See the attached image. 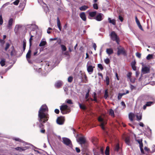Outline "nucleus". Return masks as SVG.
I'll use <instances>...</instances> for the list:
<instances>
[{
    "mask_svg": "<svg viewBox=\"0 0 155 155\" xmlns=\"http://www.w3.org/2000/svg\"><path fill=\"white\" fill-rule=\"evenodd\" d=\"M3 23V20L2 18V16L1 15H0V24L1 25H2Z\"/></svg>",
    "mask_w": 155,
    "mask_h": 155,
    "instance_id": "nucleus-53",
    "label": "nucleus"
},
{
    "mask_svg": "<svg viewBox=\"0 0 155 155\" xmlns=\"http://www.w3.org/2000/svg\"><path fill=\"white\" fill-rule=\"evenodd\" d=\"M98 121L101 123V126H104L106 124V122L101 117H99L98 118Z\"/></svg>",
    "mask_w": 155,
    "mask_h": 155,
    "instance_id": "nucleus-13",
    "label": "nucleus"
},
{
    "mask_svg": "<svg viewBox=\"0 0 155 155\" xmlns=\"http://www.w3.org/2000/svg\"><path fill=\"white\" fill-rule=\"evenodd\" d=\"M100 151L101 152V153L102 154H104V148L103 147H101L100 149Z\"/></svg>",
    "mask_w": 155,
    "mask_h": 155,
    "instance_id": "nucleus-58",
    "label": "nucleus"
},
{
    "mask_svg": "<svg viewBox=\"0 0 155 155\" xmlns=\"http://www.w3.org/2000/svg\"><path fill=\"white\" fill-rule=\"evenodd\" d=\"M106 81L107 85H108L109 84V79L108 77L107 76L106 77Z\"/></svg>",
    "mask_w": 155,
    "mask_h": 155,
    "instance_id": "nucleus-40",
    "label": "nucleus"
},
{
    "mask_svg": "<svg viewBox=\"0 0 155 155\" xmlns=\"http://www.w3.org/2000/svg\"><path fill=\"white\" fill-rule=\"evenodd\" d=\"M131 66L134 70L135 71L136 70V68L135 65H131Z\"/></svg>",
    "mask_w": 155,
    "mask_h": 155,
    "instance_id": "nucleus-62",
    "label": "nucleus"
},
{
    "mask_svg": "<svg viewBox=\"0 0 155 155\" xmlns=\"http://www.w3.org/2000/svg\"><path fill=\"white\" fill-rule=\"evenodd\" d=\"M54 112L57 114H58L59 112V110L58 109H55L54 110Z\"/></svg>",
    "mask_w": 155,
    "mask_h": 155,
    "instance_id": "nucleus-61",
    "label": "nucleus"
},
{
    "mask_svg": "<svg viewBox=\"0 0 155 155\" xmlns=\"http://www.w3.org/2000/svg\"><path fill=\"white\" fill-rule=\"evenodd\" d=\"M13 21V20L12 18H10L9 19V20L8 21V27L9 28H10L11 26L12 25Z\"/></svg>",
    "mask_w": 155,
    "mask_h": 155,
    "instance_id": "nucleus-19",
    "label": "nucleus"
},
{
    "mask_svg": "<svg viewBox=\"0 0 155 155\" xmlns=\"http://www.w3.org/2000/svg\"><path fill=\"white\" fill-rule=\"evenodd\" d=\"M144 150L147 151H149L150 150L149 148H148L147 147H145L144 148Z\"/></svg>",
    "mask_w": 155,
    "mask_h": 155,
    "instance_id": "nucleus-60",
    "label": "nucleus"
},
{
    "mask_svg": "<svg viewBox=\"0 0 155 155\" xmlns=\"http://www.w3.org/2000/svg\"><path fill=\"white\" fill-rule=\"evenodd\" d=\"M75 150H76L77 152L78 153H79L81 151V150H80V149L77 147H76L75 148Z\"/></svg>",
    "mask_w": 155,
    "mask_h": 155,
    "instance_id": "nucleus-57",
    "label": "nucleus"
},
{
    "mask_svg": "<svg viewBox=\"0 0 155 155\" xmlns=\"http://www.w3.org/2000/svg\"><path fill=\"white\" fill-rule=\"evenodd\" d=\"M130 87L131 90H133V89H134L135 88V87L132 85H130Z\"/></svg>",
    "mask_w": 155,
    "mask_h": 155,
    "instance_id": "nucleus-64",
    "label": "nucleus"
},
{
    "mask_svg": "<svg viewBox=\"0 0 155 155\" xmlns=\"http://www.w3.org/2000/svg\"><path fill=\"white\" fill-rule=\"evenodd\" d=\"M73 78L72 76H70L68 78V81L69 82L71 83L73 80Z\"/></svg>",
    "mask_w": 155,
    "mask_h": 155,
    "instance_id": "nucleus-43",
    "label": "nucleus"
},
{
    "mask_svg": "<svg viewBox=\"0 0 155 155\" xmlns=\"http://www.w3.org/2000/svg\"><path fill=\"white\" fill-rule=\"evenodd\" d=\"M91 61H89L87 62V70L90 74H91L92 73L93 71L94 68V67L91 65Z\"/></svg>",
    "mask_w": 155,
    "mask_h": 155,
    "instance_id": "nucleus-4",
    "label": "nucleus"
},
{
    "mask_svg": "<svg viewBox=\"0 0 155 155\" xmlns=\"http://www.w3.org/2000/svg\"><path fill=\"white\" fill-rule=\"evenodd\" d=\"M45 130L44 129H43L40 130V132L42 133H45Z\"/></svg>",
    "mask_w": 155,
    "mask_h": 155,
    "instance_id": "nucleus-63",
    "label": "nucleus"
},
{
    "mask_svg": "<svg viewBox=\"0 0 155 155\" xmlns=\"http://www.w3.org/2000/svg\"><path fill=\"white\" fill-rule=\"evenodd\" d=\"M105 153L106 155H109V147L107 146L106 149Z\"/></svg>",
    "mask_w": 155,
    "mask_h": 155,
    "instance_id": "nucleus-29",
    "label": "nucleus"
},
{
    "mask_svg": "<svg viewBox=\"0 0 155 155\" xmlns=\"http://www.w3.org/2000/svg\"><path fill=\"white\" fill-rule=\"evenodd\" d=\"M98 67L101 70H103V68L102 66V65L101 64H98Z\"/></svg>",
    "mask_w": 155,
    "mask_h": 155,
    "instance_id": "nucleus-52",
    "label": "nucleus"
},
{
    "mask_svg": "<svg viewBox=\"0 0 155 155\" xmlns=\"http://www.w3.org/2000/svg\"><path fill=\"white\" fill-rule=\"evenodd\" d=\"M106 52L109 55L112 54L113 52V50L111 48H108L106 49Z\"/></svg>",
    "mask_w": 155,
    "mask_h": 155,
    "instance_id": "nucleus-21",
    "label": "nucleus"
},
{
    "mask_svg": "<svg viewBox=\"0 0 155 155\" xmlns=\"http://www.w3.org/2000/svg\"><path fill=\"white\" fill-rule=\"evenodd\" d=\"M10 46V45L8 43H6V47L5 48V51H7L8 49L9 48Z\"/></svg>",
    "mask_w": 155,
    "mask_h": 155,
    "instance_id": "nucleus-45",
    "label": "nucleus"
},
{
    "mask_svg": "<svg viewBox=\"0 0 155 155\" xmlns=\"http://www.w3.org/2000/svg\"><path fill=\"white\" fill-rule=\"evenodd\" d=\"M102 14H99L97 15L96 18V19L98 21H101L102 20Z\"/></svg>",
    "mask_w": 155,
    "mask_h": 155,
    "instance_id": "nucleus-18",
    "label": "nucleus"
},
{
    "mask_svg": "<svg viewBox=\"0 0 155 155\" xmlns=\"http://www.w3.org/2000/svg\"><path fill=\"white\" fill-rule=\"evenodd\" d=\"M135 116L137 119V120H140L142 119V115L141 114H137L135 115Z\"/></svg>",
    "mask_w": 155,
    "mask_h": 155,
    "instance_id": "nucleus-24",
    "label": "nucleus"
},
{
    "mask_svg": "<svg viewBox=\"0 0 155 155\" xmlns=\"http://www.w3.org/2000/svg\"><path fill=\"white\" fill-rule=\"evenodd\" d=\"M110 36L112 40L113 41H115L118 44H119V38L118 37L117 34L114 31H112L111 32L110 34Z\"/></svg>",
    "mask_w": 155,
    "mask_h": 155,
    "instance_id": "nucleus-3",
    "label": "nucleus"
},
{
    "mask_svg": "<svg viewBox=\"0 0 155 155\" xmlns=\"http://www.w3.org/2000/svg\"><path fill=\"white\" fill-rule=\"evenodd\" d=\"M78 142L81 144H84L86 142V139L84 137H81L78 139Z\"/></svg>",
    "mask_w": 155,
    "mask_h": 155,
    "instance_id": "nucleus-10",
    "label": "nucleus"
},
{
    "mask_svg": "<svg viewBox=\"0 0 155 155\" xmlns=\"http://www.w3.org/2000/svg\"><path fill=\"white\" fill-rule=\"evenodd\" d=\"M48 110L47 106L45 105H44L41 107L38 111V120L41 124L48 120L49 118L48 114L46 113Z\"/></svg>",
    "mask_w": 155,
    "mask_h": 155,
    "instance_id": "nucleus-1",
    "label": "nucleus"
},
{
    "mask_svg": "<svg viewBox=\"0 0 155 155\" xmlns=\"http://www.w3.org/2000/svg\"><path fill=\"white\" fill-rule=\"evenodd\" d=\"M109 114L111 116L114 117V110L111 109H110L109 110Z\"/></svg>",
    "mask_w": 155,
    "mask_h": 155,
    "instance_id": "nucleus-28",
    "label": "nucleus"
},
{
    "mask_svg": "<svg viewBox=\"0 0 155 155\" xmlns=\"http://www.w3.org/2000/svg\"><path fill=\"white\" fill-rule=\"evenodd\" d=\"M12 139L14 140H15L16 141H18L20 142H22V140L18 138H16L14 137L12 138Z\"/></svg>",
    "mask_w": 155,
    "mask_h": 155,
    "instance_id": "nucleus-33",
    "label": "nucleus"
},
{
    "mask_svg": "<svg viewBox=\"0 0 155 155\" xmlns=\"http://www.w3.org/2000/svg\"><path fill=\"white\" fill-rule=\"evenodd\" d=\"M79 105L80 108L83 110H85L86 109V107L84 105H82L80 103H79Z\"/></svg>",
    "mask_w": 155,
    "mask_h": 155,
    "instance_id": "nucleus-38",
    "label": "nucleus"
},
{
    "mask_svg": "<svg viewBox=\"0 0 155 155\" xmlns=\"http://www.w3.org/2000/svg\"><path fill=\"white\" fill-rule=\"evenodd\" d=\"M49 65H50V64L49 62L47 63L45 65V69L47 71H49L50 70L48 68V67L49 66Z\"/></svg>",
    "mask_w": 155,
    "mask_h": 155,
    "instance_id": "nucleus-27",
    "label": "nucleus"
},
{
    "mask_svg": "<svg viewBox=\"0 0 155 155\" xmlns=\"http://www.w3.org/2000/svg\"><path fill=\"white\" fill-rule=\"evenodd\" d=\"M61 112L63 114H65L69 113L70 111L69 107L64 104H63L60 107Z\"/></svg>",
    "mask_w": 155,
    "mask_h": 155,
    "instance_id": "nucleus-2",
    "label": "nucleus"
},
{
    "mask_svg": "<svg viewBox=\"0 0 155 155\" xmlns=\"http://www.w3.org/2000/svg\"><path fill=\"white\" fill-rule=\"evenodd\" d=\"M31 51L30 49H29L28 51L27 52L26 56V58L27 61H28V62L29 63H30L31 62V61L29 60V59L31 57Z\"/></svg>",
    "mask_w": 155,
    "mask_h": 155,
    "instance_id": "nucleus-9",
    "label": "nucleus"
},
{
    "mask_svg": "<svg viewBox=\"0 0 155 155\" xmlns=\"http://www.w3.org/2000/svg\"><path fill=\"white\" fill-rule=\"evenodd\" d=\"M46 44L47 42L45 40V38H43L41 40L39 45V46L40 47L44 46Z\"/></svg>",
    "mask_w": 155,
    "mask_h": 155,
    "instance_id": "nucleus-14",
    "label": "nucleus"
},
{
    "mask_svg": "<svg viewBox=\"0 0 155 155\" xmlns=\"http://www.w3.org/2000/svg\"><path fill=\"white\" fill-rule=\"evenodd\" d=\"M136 22V23L137 24V26H138V27L140 29H141L142 31H143V29L142 28V26L141 25L139 21H137Z\"/></svg>",
    "mask_w": 155,
    "mask_h": 155,
    "instance_id": "nucleus-30",
    "label": "nucleus"
},
{
    "mask_svg": "<svg viewBox=\"0 0 155 155\" xmlns=\"http://www.w3.org/2000/svg\"><path fill=\"white\" fill-rule=\"evenodd\" d=\"M62 82L61 81H57L55 84V86L56 88H59L61 87L62 85Z\"/></svg>",
    "mask_w": 155,
    "mask_h": 155,
    "instance_id": "nucleus-11",
    "label": "nucleus"
},
{
    "mask_svg": "<svg viewBox=\"0 0 155 155\" xmlns=\"http://www.w3.org/2000/svg\"><path fill=\"white\" fill-rule=\"evenodd\" d=\"M5 60L4 59H2L0 62V63L2 66H3L5 65Z\"/></svg>",
    "mask_w": 155,
    "mask_h": 155,
    "instance_id": "nucleus-31",
    "label": "nucleus"
},
{
    "mask_svg": "<svg viewBox=\"0 0 155 155\" xmlns=\"http://www.w3.org/2000/svg\"><path fill=\"white\" fill-rule=\"evenodd\" d=\"M153 102H147L146 104L147 106H150L152 104H153Z\"/></svg>",
    "mask_w": 155,
    "mask_h": 155,
    "instance_id": "nucleus-54",
    "label": "nucleus"
},
{
    "mask_svg": "<svg viewBox=\"0 0 155 155\" xmlns=\"http://www.w3.org/2000/svg\"><path fill=\"white\" fill-rule=\"evenodd\" d=\"M107 127H101L102 129L105 130V132H106V134L107 135H108L109 134V132H108V131H107Z\"/></svg>",
    "mask_w": 155,
    "mask_h": 155,
    "instance_id": "nucleus-35",
    "label": "nucleus"
},
{
    "mask_svg": "<svg viewBox=\"0 0 155 155\" xmlns=\"http://www.w3.org/2000/svg\"><path fill=\"white\" fill-rule=\"evenodd\" d=\"M108 97V90L106 89L105 91L104 92V97L105 99L107 98V97Z\"/></svg>",
    "mask_w": 155,
    "mask_h": 155,
    "instance_id": "nucleus-37",
    "label": "nucleus"
},
{
    "mask_svg": "<svg viewBox=\"0 0 155 155\" xmlns=\"http://www.w3.org/2000/svg\"><path fill=\"white\" fill-rule=\"evenodd\" d=\"M117 54L119 55L120 54L125 55L126 54L125 51L123 47H121V46H119L117 48Z\"/></svg>",
    "mask_w": 155,
    "mask_h": 155,
    "instance_id": "nucleus-6",
    "label": "nucleus"
},
{
    "mask_svg": "<svg viewBox=\"0 0 155 155\" xmlns=\"http://www.w3.org/2000/svg\"><path fill=\"white\" fill-rule=\"evenodd\" d=\"M93 8L94 9H97L98 8V5L97 4H94L93 5Z\"/></svg>",
    "mask_w": 155,
    "mask_h": 155,
    "instance_id": "nucleus-50",
    "label": "nucleus"
},
{
    "mask_svg": "<svg viewBox=\"0 0 155 155\" xmlns=\"http://www.w3.org/2000/svg\"><path fill=\"white\" fill-rule=\"evenodd\" d=\"M19 2V0H16L13 2V4L15 5H18Z\"/></svg>",
    "mask_w": 155,
    "mask_h": 155,
    "instance_id": "nucleus-49",
    "label": "nucleus"
},
{
    "mask_svg": "<svg viewBox=\"0 0 155 155\" xmlns=\"http://www.w3.org/2000/svg\"><path fill=\"white\" fill-rule=\"evenodd\" d=\"M61 49L63 51H65L66 50V48L64 45H61Z\"/></svg>",
    "mask_w": 155,
    "mask_h": 155,
    "instance_id": "nucleus-39",
    "label": "nucleus"
},
{
    "mask_svg": "<svg viewBox=\"0 0 155 155\" xmlns=\"http://www.w3.org/2000/svg\"><path fill=\"white\" fill-rule=\"evenodd\" d=\"M11 49H12L11 52V55L12 56L15 55V53L14 47L13 46H12L11 48Z\"/></svg>",
    "mask_w": 155,
    "mask_h": 155,
    "instance_id": "nucleus-25",
    "label": "nucleus"
},
{
    "mask_svg": "<svg viewBox=\"0 0 155 155\" xmlns=\"http://www.w3.org/2000/svg\"><path fill=\"white\" fill-rule=\"evenodd\" d=\"M15 149L18 151H24L25 150L28 149V147H18L15 148Z\"/></svg>",
    "mask_w": 155,
    "mask_h": 155,
    "instance_id": "nucleus-12",
    "label": "nucleus"
},
{
    "mask_svg": "<svg viewBox=\"0 0 155 155\" xmlns=\"http://www.w3.org/2000/svg\"><path fill=\"white\" fill-rule=\"evenodd\" d=\"M98 140L97 138L96 137L93 138L92 139V143L95 146H96Z\"/></svg>",
    "mask_w": 155,
    "mask_h": 155,
    "instance_id": "nucleus-17",
    "label": "nucleus"
},
{
    "mask_svg": "<svg viewBox=\"0 0 155 155\" xmlns=\"http://www.w3.org/2000/svg\"><path fill=\"white\" fill-rule=\"evenodd\" d=\"M135 117L134 114L132 113H130L129 115V119L131 121H133V118Z\"/></svg>",
    "mask_w": 155,
    "mask_h": 155,
    "instance_id": "nucleus-20",
    "label": "nucleus"
},
{
    "mask_svg": "<svg viewBox=\"0 0 155 155\" xmlns=\"http://www.w3.org/2000/svg\"><path fill=\"white\" fill-rule=\"evenodd\" d=\"M153 57V55L152 54H149L147 57L146 58L147 60H150Z\"/></svg>",
    "mask_w": 155,
    "mask_h": 155,
    "instance_id": "nucleus-44",
    "label": "nucleus"
},
{
    "mask_svg": "<svg viewBox=\"0 0 155 155\" xmlns=\"http://www.w3.org/2000/svg\"><path fill=\"white\" fill-rule=\"evenodd\" d=\"M136 56L139 58H140L141 57V54L138 53L137 52L136 53Z\"/></svg>",
    "mask_w": 155,
    "mask_h": 155,
    "instance_id": "nucleus-55",
    "label": "nucleus"
},
{
    "mask_svg": "<svg viewBox=\"0 0 155 155\" xmlns=\"http://www.w3.org/2000/svg\"><path fill=\"white\" fill-rule=\"evenodd\" d=\"M64 118L63 117H58L57 120L56 122L59 125H62L63 124L64 121Z\"/></svg>",
    "mask_w": 155,
    "mask_h": 155,
    "instance_id": "nucleus-7",
    "label": "nucleus"
},
{
    "mask_svg": "<svg viewBox=\"0 0 155 155\" xmlns=\"http://www.w3.org/2000/svg\"><path fill=\"white\" fill-rule=\"evenodd\" d=\"M104 61L106 64H108L109 63L110 60L108 58H107L104 60Z\"/></svg>",
    "mask_w": 155,
    "mask_h": 155,
    "instance_id": "nucleus-48",
    "label": "nucleus"
},
{
    "mask_svg": "<svg viewBox=\"0 0 155 155\" xmlns=\"http://www.w3.org/2000/svg\"><path fill=\"white\" fill-rule=\"evenodd\" d=\"M57 25L59 30L61 31V24L59 19L58 17L57 18Z\"/></svg>",
    "mask_w": 155,
    "mask_h": 155,
    "instance_id": "nucleus-16",
    "label": "nucleus"
},
{
    "mask_svg": "<svg viewBox=\"0 0 155 155\" xmlns=\"http://www.w3.org/2000/svg\"><path fill=\"white\" fill-rule=\"evenodd\" d=\"M26 46V41L25 40H24L23 41V50L24 51L25 49Z\"/></svg>",
    "mask_w": 155,
    "mask_h": 155,
    "instance_id": "nucleus-41",
    "label": "nucleus"
},
{
    "mask_svg": "<svg viewBox=\"0 0 155 155\" xmlns=\"http://www.w3.org/2000/svg\"><path fill=\"white\" fill-rule=\"evenodd\" d=\"M150 68L147 66H144L142 67V72L143 74H145L149 73L150 72Z\"/></svg>",
    "mask_w": 155,
    "mask_h": 155,
    "instance_id": "nucleus-8",
    "label": "nucleus"
},
{
    "mask_svg": "<svg viewBox=\"0 0 155 155\" xmlns=\"http://www.w3.org/2000/svg\"><path fill=\"white\" fill-rule=\"evenodd\" d=\"M62 139V142L65 145L69 147L72 146L71 141L69 138L66 137H63Z\"/></svg>",
    "mask_w": 155,
    "mask_h": 155,
    "instance_id": "nucleus-5",
    "label": "nucleus"
},
{
    "mask_svg": "<svg viewBox=\"0 0 155 155\" xmlns=\"http://www.w3.org/2000/svg\"><path fill=\"white\" fill-rule=\"evenodd\" d=\"M80 17L84 21H85L86 20V18L84 12H82L80 14Z\"/></svg>",
    "mask_w": 155,
    "mask_h": 155,
    "instance_id": "nucleus-15",
    "label": "nucleus"
},
{
    "mask_svg": "<svg viewBox=\"0 0 155 155\" xmlns=\"http://www.w3.org/2000/svg\"><path fill=\"white\" fill-rule=\"evenodd\" d=\"M120 149L119 144V143L117 144L115 146L114 148V150L115 151H118Z\"/></svg>",
    "mask_w": 155,
    "mask_h": 155,
    "instance_id": "nucleus-32",
    "label": "nucleus"
},
{
    "mask_svg": "<svg viewBox=\"0 0 155 155\" xmlns=\"http://www.w3.org/2000/svg\"><path fill=\"white\" fill-rule=\"evenodd\" d=\"M93 47L95 51L96 50L97 47L95 43H94L93 44Z\"/></svg>",
    "mask_w": 155,
    "mask_h": 155,
    "instance_id": "nucleus-59",
    "label": "nucleus"
},
{
    "mask_svg": "<svg viewBox=\"0 0 155 155\" xmlns=\"http://www.w3.org/2000/svg\"><path fill=\"white\" fill-rule=\"evenodd\" d=\"M118 18L121 22H122L123 21V17L120 15L118 16Z\"/></svg>",
    "mask_w": 155,
    "mask_h": 155,
    "instance_id": "nucleus-51",
    "label": "nucleus"
},
{
    "mask_svg": "<svg viewBox=\"0 0 155 155\" xmlns=\"http://www.w3.org/2000/svg\"><path fill=\"white\" fill-rule=\"evenodd\" d=\"M131 75H132V73H131V72H129L127 74V76L128 79H129L131 78Z\"/></svg>",
    "mask_w": 155,
    "mask_h": 155,
    "instance_id": "nucleus-47",
    "label": "nucleus"
},
{
    "mask_svg": "<svg viewBox=\"0 0 155 155\" xmlns=\"http://www.w3.org/2000/svg\"><path fill=\"white\" fill-rule=\"evenodd\" d=\"M125 142L127 144L129 145L130 142L129 138L128 137H126L125 139Z\"/></svg>",
    "mask_w": 155,
    "mask_h": 155,
    "instance_id": "nucleus-36",
    "label": "nucleus"
},
{
    "mask_svg": "<svg viewBox=\"0 0 155 155\" xmlns=\"http://www.w3.org/2000/svg\"><path fill=\"white\" fill-rule=\"evenodd\" d=\"M21 27V26L20 25H15L14 29V31L15 33H17L18 32L19 29Z\"/></svg>",
    "mask_w": 155,
    "mask_h": 155,
    "instance_id": "nucleus-23",
    "label": "nucleus"
},
{
    "mask_svg": "<svg viewBox=\"0 0 155 155\" xmlns=\"http://www.w3.org/2000/svg\"><path fill=\"white\" fill-rule=\"evenodd\" d=\"M108 20L110 23L114 25H116L115 20V19H113L111 20L110 18H108Z\"/></svg>",
    "mask_w": 155,
    "mask_h": 155,
    "instance_id": "nucleus-26",
    "label": "nucleus"
},
{
    "mask_svg": "<svg viewBox=\"0 0 155 155\" xmlns=\"http://www.w3.org/2000/svg\"><path fill=\"white\" fill-rule=\"evenodd\" d=\"M9 5V2H7L5 4H4L2 6V8H5L6 6L8 5Z\"/></svg>",
    "mask_w": 155,
    "mask_h": 155,
    "instance_id": "nucleus-56",
    "label": "nucleus"
},
{
    "mask_svg": "<svg viewBox=\"0 0 155 155\" xmlns=\"http://www.w3.org/2000/svg\"><path fill=\"white\" fill-rule=\"evenodd\" d=\"M129 79L130 81L132 83H134L135 81V79L134 78H131Z\"/></svg>",
    "mask_w": 155,
    "mask_h": 155,
    "instance_id": "nucleus-46",
    "label": "nucleus"
},
{
    "mask_svg": "<svg viewBox=\"0 0 155 155\" xmlns=\"http://www.w3.org/2000/svg\"><path fill=\"white\" fill-rule=\"evenodd\" d=\"M96 14V12H93L89 13V15L91 17H93L95 16Z\"/></svg>",
    "mask_w": 155,
    "mask_h": 155,
    "instance_id": "nucleus-34",
    "label": "nucleus"
},
{
    "mask_svg": "<svg viewBox=\"0 0 155 155\" xmlns=\"http://www.w3.org/2000/svg\"><path fill=\"white\" fill-rule=\"evenodd\" d=\"M88 8V7L86 5H83L79 8L81 11H85Z\"/></svg>",
    "mask_w": 155,
    "mask_h": 155,
    "instance_id": "nucleus-22",
    "label": "nucleus"
},
{
    "mask_svg": "<svg viewBox=\"0 0 155 155\" xmlns=\"http://www.w3.org/2000/svg\"><path fill=\"white\" fill-rule=\"evenodd\" d=\"M66 102L68 104H73V103L72 101L70 99H67L66 101Z\"/></svg>",
    "mask_w": 155,
    "mask_h": 155,
    "instance_id": "nucleus-42",
    "label": "nucleus"
}]
</instances>
